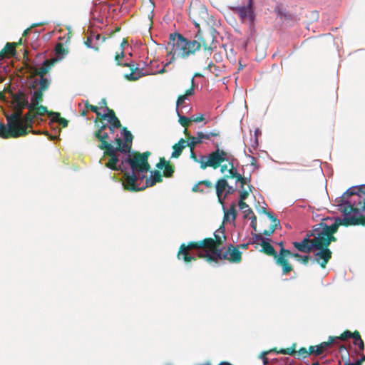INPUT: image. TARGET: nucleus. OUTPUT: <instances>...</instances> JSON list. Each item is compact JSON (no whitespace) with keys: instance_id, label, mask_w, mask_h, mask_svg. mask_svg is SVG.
I'll use <instances>...</instances> for the list:
<instances>
[{"instance_id":"37998d69","label":"nucleus","mask_w":365,"mask_h":365,"mask_svg":"<svg viewBox=\"0 0 365 365\" xmlns=\"http://www.w3.org/2000/svg\"><path fill=\"white\" fill-rule=\"evenodd\" d=\"M309 354H315L319 356L322 354V349L317 346H310L309 348Z\"/></svg>"},{"instance_id":"13d9d810","label":"nucleus","mask_w":365,"mask_h":365,"mask_svg":"<svg viewBox=\"0 0 365 365\" xmlns=\"http://www.w3.org/2000/svg\"><path fill=\"white\" fill-rule=\"evenodd\" d=\"M276 228H277V227H273V225H271L269 230H265L263 231V235L264 236L269 237L274 233Z\"/></svg>"},{"instance_id":"052dcab7","label":"nucleus","mask_w":365,"mask_h":365,"mask_svg":"<svg viewBox=\"0 0 365 365\" xmlns=\"http://www.w3.org/2000/svg\"><path fill=\"white\" fill-rule=\"evenodd\" d=\"M272 350H270L269 351H262L259 356V358L262 360V362L264 365H266L269 362V359L267 357H266V355L271 352Z\"/></svg>"},{"instance_id":"9d476101","label":"nucleus","mask_w":365,"mask_h":365,"mask_svg":"<svg viewBox=\"0 0 365 365\" xmlns=\"http://www.w3.org/2000/svg\"><path fill=\"white\" fill-rule=\"evenodd\" d=\"M110 4L93 1L90 11V19L96 23L103 24L104 17L110 11Z\"/></svg>"},{"instance_id":"774afa93","label":"nucleus","mask_w":365,"mask_h":365,"mask_svg":"<svg viewBox=\"0 0 365 365\" xmlns=\"http://www.w3.org/2000/svg\"><path fill=\"white\" fill-rule=\"evenodd\" d=\"M238 207L242 211L245 210L250 207L249 205L245 202H238Z\"/></svg>"},{"instance_id":"f3484780","label":"nucleus","mask_w":365,"mask_h":365,"mask_svg":"<svg viewBox=\"0 0 365 365\" xmlns=\"http://www.w3.org/2000/svg\"><path fill=\"white\" fill-rule=\"evenodd\" d=\"M47 118H49L51 121L57 123L58 125H60L64 128L68 125V121L66 119L61 118L59 113H53V112L48 111V113L42 115V119L41 121L34 123L32 125H29V128H32V126L34 125L41 124L42 123H43L44 121L46 120Z\"/></svg>"},{"instance_id":"a878e982","label":"nucleus","mask_w":365,"mask_h":365,"mask_svg":"<svg viewBox=\"0 0 365 365\" xmlns=\"http://www.w3.org/2000/svg\"><path fill=\"white\" fill-rule=\"evenodd\" d=\"M353 344L358 348V354H361L365 349L364 341L362 340L359 333L357 331H354V336Z\"/></svg>"},{"instance_id":"09e8293b","label":"nucleus","mask_w":365,"mask_h":365,"mask_svg":"<svg viewBox=\"0 0 365 365\" xmlns=\"http://www.w3.org/2000/svg\"><path fill=\"white\" fill-rule=\"evenodd\" d=\"M311 259V257L308 255H301V257H299V259H297V261L299 262L300 263L304 264V265H307L308 262H309V260Z\"/></svg>"},{"instance_id":"c85d7f7f","label":"nucleus","mask_w":365,"mask_h":365,"mask_svg":"<svg viewBox=\"0 0 365 365\" xmlns=\"http://www.w3.org/2000/svg\"><path fill=\"white\" fill-rule=\"evenodd\" d=\"M232 175L235 176L236 178V184L240 182L241 185L244 187L245 185L248 184L251 181V175L249 177L242 176V174L239 173L237 171L232 170Z\"/></svg>"},{"instance_id":"603ef678","label":"nucleus","mask_w":365,"mask_h":365,"mask_svg":"<svg viewBox=\"0 0 365 365\" xmlns=\"http://www.w3.org/2000/svg\"><path fill=\"white\" fill-rule=\"evenodd\" d=\"M163 173L166 177H171L174 173V170L170 165H167L164 168Z\"/></svg>"},{"instance_id":"a19ab883","label":"nucleus","mask_w":365,"mask_h":365,"mask_svg":"<svg viewBox=\"0 0 365 365\" xmlns=\"http://www.w3.org/2000/svg\"><path fill=\"white\" fill-rule=\"evenodd\" d=\"M295 344H294L292 346L287 348V349H282L279 353L282 354H287V355H294L295 356Z\"/></svg>"},{"instance_id":"680f3d73","label":"nucleus","mask_w":365,"mask_h":365,"mask_svg":"<svg viewBox=\"0 0 365 365\" xmlns=\"http://www.w3.org/2000/svg\"><path fill=\"white\" fill-rule=\"evenodd\" d=\"M242 212H243V217L245 219H247V218L250 219V217L251 215H255L254 214L252 210L250 207H248V209H246L245 210H243Z\"/></svg>"},{"instance_id":"b1692460","label":"nucleus","mask_w":365,"mask_h":365,"mask_svg":"<svg viewBox=\"0 0 365 365\" xmlns=\"http://www.w3.org/2000/svg\"><path fill=\"white\" fill-rule=\"evenodd\" d=\"M186 145V140L183 138L180 139L178 143H175L173 146V152L172 153L171 157L173 158H178L182 153V150Z\"/></svg>"},{"instance_id":"f704fd0d","label":"nucleus","mask_w":365,"mask_h":365,"mask_svg":"<svg viewBox=\"0 0 365 365\" xmlns=\"http://www.w3.org/2000/svg\"><path fill=\"white\" fill-rule=\"evenodd\" d=\"M121 134L123 136L124 140L123 142H126L128 143L132 144L133 140V135L132 133L128 130L125 128H123L121 130Z\"/></svg>"},{"instance_id":"9b49d317","label":"nucleus","mask_w":365,"mask_h":365,"mask_svg":"<svg viewBox=\"0 0 365 365\" xmlns=\"http://www.w3.org/2000/svg\"><path fill=\"white\" fill-rule=\"evenodd\" d=\"M215 187L218 202L221 205H223L227 195H232L236 191L235 187L228 184L226 178L219 179Z\"/></svg>"},{"instance_id":"4d7b16f0","label":"nucleus","mask_w":365,"mask_h":365,"mask_svg":"<svg viewBox=\"0 0 365 365\" xmlns=\"http://www.w3.org/2000/svg\"><path fill=\"white\" fill-rule=\"evenodd\" d=\"M196 134L202 143L203 142L204 140L210 139L208 133H203V132L198 131V132H197Z\"/></svg>"},{"instance_id":"e433bc0d","label":"nucleus","mask_w":365,"mask_h":365,"mask_svg":"<svg viewBox=\"0 0 365 365\" xmlns=\"http://www.w3.org/2000/svg\"><path fill=\"white\" fill-rule=\"evenodd\" d=\"M176 113L179 117V120H178V122L180 123V124L183 126V127H185L187 125V123L190 121V117H186L185 115H183L181 112L179 110V109H176Z\"/></svg>"},{"instance_id":"6e6d98bb","label":"nucleus","mask_w":365,"mask_h":365,"mask_svg":"<svg viewBox=\"0 0 365 365\" xmlns=\"http://www.w3.org/2000/svg\"><path fill=\"white\" fill-rule=\"evenodd\" d=\"M251 220L250 227L254 232L257 231V217L255 215H251L250 219Z\"/></svg>"},{"instance_id":"20e7f679","label":"nucleus","mask_w":365,"mask_h":365,"mask_svg":"<svg viewBox=\"0 0 365 365\" xmlns=\"http://www.w3.org/2000/svg\"><path fill=\"white\" fill-rule=\"evenodd\" d=\"M149 151L143 153H135L133 161H130V170L128 173V178L125 180V190L139 189L136 185L137 181H143L145 178V174L150 169V165L148 158L150 156Z\"/></svg>"},{"instance_id":"c756f323","label":"nucleus","mask_w":365,"mask_h":365,"mask_svg":"<svg viewBox=\"0 0 365 365\" xmlns=\"http://www.w3.org/2000/svg\"><path fill=\"white\" fill-rule=\"evenodd\" d=\"M228 160L227 162L229 163V165H230V168L228 170V173L232 175V170L237 171V167L239 165V162L237 159H236L232 154H229Z\"/></svg>"},{"instance_id":"6e6552de","label":"nucleus","mask_w":365,"mask_h":365,"mask_svg":"<svg viewBox=\"0 0 365 365\" xmlns=\"http://www.w3.org/2000/svg\"><path fill=\"white\" fill-rule=\"evenodd\" d=\"M212 143L215 145V150L206 155V163L202 162L200 168L202 170L206 169L207 167H212L216 169L220 167L222 162L228 160L227 158L230 153L220 149L217 143H215L212 141Z\"/></svg>"},{"instance_id":"5fc2aeb1","label":"nucleus","mask_w":365,"mask_h":365,"mask_svg":"<svg viewBox=\"0 0 365 365\" xmlns=\"http://www.w3.org/2000/svg\"><path fill=\"white\" fill-rule=\"evenodd\" d=\"M210 33L212 36V42H217V36L219 35V32L213 27L210 29Z\"/></svg>"},{"instance_id":"79ce46f5","label":"nucleus","mask_w":365,"mask_h":365,"mask_svg":"<svg viewBox=\"0 0 365 365\" xmlns=\"http://www.w3.org/2000/svg\"><path fill=\"white\" fill-rule=\"evenodd\" d=\"M354 336V332H351L349 330L345 331L340 336H335L336 340H344L346 338H353Z\"/></svg>"},{"instance_id":"49530a36","label":"nucleus","mask_w":365,"mask_h":365,"mask_svg":"<svg viewBox=\"0 0 365 365\" xmlns=\"http://www.w3.org/2000/svg\"><path fill=\"white\" fill-rule=\"evenodd\" d=\"M334 340H336L335 336H329L328 341L322 342L318 346H320V348L322 349L323 351L324 349L328 347L331 343H333Z\"/></svg>"},{"instance_id":"423d86ee","label":"nucleus","mask_w":365,"mask_h":365,"mask_svg":"<svg viewBox=\"0 0 365 365\" xmlns=\"http://www.w3.org/2000/svg\"><path fill=\"white\" fill-rule=\"evenodd\" d=\"M217 232H221L222 234L223 237L225 239V235L224 234L225 232V227L224 226H221L217 230H216L214 232V236L215 237V240L212 238H206L203 240L199 241V242H190L188 243L187 245H185L184 243H182L180 247V250L178 251V257L179 259H181L180 256H182V259L185 262H190L192 259H195V257L192 255H190L187 253V249H193V248H202L205 249V247H212L217 242L219 243H221V237L220 235H217Z\"/></svg>"},{"instance_id":"1a4fd4ad","label":"nucleus","mask_w":365,"mask_h":365,"mask_svg":"<svg viewBox=\"0 0 365 365\" xmlns=\"http://www.w3.org/2000/svg\"><path fill=\"white\" fill-rule=\"evenodd\" d=\"M217 243H218L219 245H221L222 243V242L221 241V243H219L218 242H217L212 247H205L204 250L199 251V252H198L199 257L205 258L206 261L210 263H211V262L217 263V262L220 259H228V252H223L222 248L214 250Z\"/></svg>"},{"instance_id":"3c124183","label":"nucleus","mask_w":365,"mask_h":365,"mask_svg":"<svg viewBox=\"0 0 365 365\" xmlns=\"http://www.w3.org/2000/svg\"><path fill=\"white\" fill-rule=\"evenodd\" d=\"M50 68L49 66H42L38 70L39 76H45L44 75L48 71Z\"/></svg>"},{"instance_id":"4c0bfd02","label":"nucleus","mask_w":365,"mask_h":365,"mask_svg":"<svg viewBox=\"0 0 365 365\" xmlns=\"http://www.w3.org/2000/svg\"><path fill=\"white\" fill-rule=\"evenodd\" d=\"M236 202H232L230 204V209H228V212H230L231 217H232V222H235L237 215V211L236 210Z\"/></svg>"},{"instance_id":"473e14b6","label":"nucleus","mask_w":365,"mask_h":365,"mask_svg":"<svg viewBox=\"0 0 365 365\" xmlns=\"http://www.w3.org/2000/svg\"><path fill=\"white\" fill-rule=\"evenodd\" d=\"M197 12L200 16V18L206 21L209 16L206 6L204 5H200L197 9Z\"/></svg>"},{"instance_id":"f257e3e1","label":"nucleus","mask_w":365,"mask_h":365,"mask_svg":"<svg viewBox=\"0 0 365 365\" xmlns=\"http://www.w3.org/2000/svg\"><path fill=\"white\" fill-rule=\"evenodd\" d=\"M51 81V78L41 76L29 86L10 92L12 105L19 109L18 113L7 115L9 130L13 131L14 135H26L29 125L41 121L42 115L48 113L47 108L40 103Z\"/></svg>"},{"instance_id":"bb28decb","label":"nucleus","mask_w":365,"mask_h":365,"mask_svg":"<svg viewBox=\"0 0 365 365\" xmlns=\"http://www.w3.org/2000/svg\"><path fill=\"white\" fill-rule=\"evenodd\" d=\"M341 359L344 361V365H362L365 361V354H362L359 359L351 361L349 356L341 355Z\"/></svg>"},{"instance_id":"338daca9","label":"nucleus","mask_w":365,"mask_h":365,"mask_svg":"<svg viewBox=\"0 0 365 365\" xmlns=\"http://www.w3.org/2000/svg\"><path fill=\"white\" fill-rule=\"evenodd\" d=\"M86 108L87 109H90L91 110H92L93 112H94L96 115L97 113H101L99 111H98V108L95 106H93V105H90L88 103H86Z\"/></svg>"},{"instance_id":"0eeeda50","label":"nucleus","mask_w":365,"mask_h":365,"mask_svg":"<svg viewBox=\"0 0 365 365\" xmlns=\"http://www.w3.org/2000/svg\"><path fill=\"white\" fill-rule=\"evenodd\" d=\"M187 38H185L181 34L174 32L169 34V41L168 45L172 46L171 51L168 53V56H170V59L163 66V67L156 71V73H163L165 72V68L172 63L175 58L177 52L183 53L187 44Z\"/></svg>"},{"instance_id":"69168bd1","label":"nucleus","mask_w":365,"mask_h":365,"mask_svg":"<svg viewBox=\"0 0 365 365\" xmlns=\"http://www.w3.org/2000/svg\"><path fill=\"white\" fill-rule=\"evenodd\" d=\"M283 19H284L286 20L292 21V20H294L296 19V15L294 14L293 13H291V12H289V11H286L285 14H284Z\"/></svg>"},{"instance_id":"4468645a","label":"nucleus","mask_w":365,"mask_h":365,"mask_svg":"<svg viewBox=\"0 0 365 365\" xmlns=\"http://www.w3.org/2000/svg\"><path fill=\"white\" fill-rule=\"evenodd\" d=\"M242 19H248L250 22H254L255 14L253 0H247V5L236 6L234 9Z\"/></svg>"},{"instance_id":"ea45409f","label":"nucleus","mask_w":365,"mask_h":365,"mask_svg":"<svg viewBox=\"0 0 365 365\" xmlns=\"http://www.w3.org/2000/svg\"><path fill=\"white\" fill-rule=\"evenodd\" d=\"M239 201L238 202H244L249 195L248 191H247L242 185H240V189L239 190Z\"/></svg>"},{"instance_id":"7c9ffc66","label":"nucleus","mask_w":365,"mask_h":365,"mask_svg":"<svg viewBox=\"0 0 365 365\" xmlns=\"http://www.w3.org/2000/svg\"><path fill=\"white\" fill-rule=\"evenodd\" d=\"M265 238L267 237H263L261 234L252 232V237L249 239V241L251 245L255 243L259 244V242H262Z\"/></svg>"},{"instance_id":"5701e85b","label":"nucleus","mask_w":365,"mask_h":365,"mask_svg":"<svg viewBox=\"0 0 365 365\" xmlns=\"http://www.w3.org/2000/svg\"><path fill=\"white\" fill-rule=\"evenodd\" d=\"M228 255H230V260L232 262H239L242 258V252L235 247L230 245L228 247Z\"/></svg>"},{"instance_id":"58836bf2","label":"nucleus","mask_w":365,"mask_h":365,"mask_svg":"<svg viewBox=\"0 0 365 365\" xmlns=\"http://www.w3.org/2000/svg\"><path fill=\"white\" fill-rule=\"evenodd\" d=\"M309 355V351L308 352L306 348L302 347L298 351L295 352L294 357L297 359H305Z\"/></svg>"},{"instance_id":"8fccbe9b","label":"nucleus","mask_w":365,"mask_h":365,"mask_svg":"<svg viewBox=\"0 0 365 365\" xmlns=\"http://www.w3.org/2000/svg\"><path fill=\"white\" fill-rule=\"evenodd\" d=\"M92 41H93V36H89L88 38H87V40L85 41V45L89 48H92V49H94L96 51H98V48L97 46H93L92 45Z\"/></svg>"},{"instance_id":"4be33fe9","label":"nucleus","mask_w":365,"mask_h":365,"mask_svg":"<svg viewBox=\"0 0 365 365\" xmlns=\"http://www.w3.org/2000/svg\"><path fill=\"white\" fill-rule=\"evenodd\" d=\"M19 88H9L6 91L9 95L8 97L6 96V95L4 92H0V103L2 102L3 103L8 105L10 107L11 110H12L11 113H18L19 109H16L13 106L12 102H11V98L10 96V92L13 91L14 90H18Z\"/></svg>"},{"instance_id":"ddd939ff","label":"nucleus","mask_w":365,"mask_h":365,"mask_svg":"<svg viewBox=\"0 0 365 365\" xmlns=\"http://www.w3.org/2000/svg\"><path fill=\"white\" fill-rule=\"evenodd\" d=\"M314 259L312 263L317 262L322 268H325L328 262L331 258L332 252L329 247L320 246V248L313 249Z\"/></svg>"},{"instance_id":"a211bd4d","label":"nucleus","mask_w":365,"mask_h":365,"mask_svg":"<svg viewBox=\"0 0 365 365\" xmlns=\"http://www.w3.org/2000/svg\"><path fill=\"white\" fill-rule=\"evenodd\" d=\"M162 181V175L160 171L154 170L150 172V176L149 178H146L145 183L141 185L142 181H137L136 185L139 189L130 190L131 191H138L144 190L147 187H151L155 185L157 182Z\"/></svg>"},{"instance_id":"aec40b11","label":"nucleus","mask_w":365,"mask_h":365,"mask_svg":"<svg viewBox=\"0 0 365 365\" xmlns=\"http://www.w3.org/2000/svg\"><path fill=\"white\" fill-rule=\"evenodd\" d=\"M105 111L111 113V116H108L106 113H97V116L101 117L104 120H107L110 125L114 124L115 125V126H117V128H120V122L118 120V118L115 116V112L112 109H110L108 106L105 107Z\"/></svg>"},{"instance_id":"bf43d9fd","label":"nucleus","mask_w":365,"mask_h":365,"mask_svg":"<svg viewBox=\"0 0 365 365\" xmlns=\"http://www.w3.org/2000/svg\"><path fill=\"white\" fill-rule=\"evenodd\" d=\"M333 235L334 234H328L325 242V247H328L331 242H335L336 240V238L334 237Z\"/></svg>"},{"instance_id":"c9c22d12","label":"nucleus","mask_w":365,"mask_h":365,"mask_svg":"<svg viewBox=\"0 0 365 365\" xmlns=\"http://www.w3.org/2000/svg\"><path fill=\"white\" fill-rule=\"evenodd\" d=\"M200 143L202 142L197 135L196 136L190 137L189 140H186V145L190 146V150H192L195 145Z\"/></svg>"},{"instance_id":"7ed1b4c3","label":"nucleus","mask_w":365,"mask_h":365,"mask_svg":"<svg viewBox=\"0 0 365 365\" xmlns=\"http://www.w3.org/2000/svg\"><path fill=\"white\" fill-rule=\"evenodd\" d=\"M115 140L116 147L110 143L103 142L99 148L106 150L105 154L109 157L106 166L114 170H120L123 173L122 185L125 188V180L128 178V173L130 170L129 163L133 161L135 152L131 149V144L123 142L120 138H116Z\"/></svg>"},{"instance_id":"39448f33","label":"nucleus","mask_w":365,"mask_h":365,"mask_svg":"<svg viewBox=\"0 0 365 365\" xmlns=\"http://www.w3.org/2000/svg\"><path fill=\"white\" fill-rule=\"evenodd\" d=\"M349 219L346 215H344V217L336 216L334 217H327L323 218L322 222L315 225L317 232L315 233L316 236L314 242L318 245L319 248H320V246H325L328 234H335L339 225H346L345 222H347ZM316 249H318V247Z\"/></svg>"},{"instance_id":"6ab92c4d","label":"nucleus","mask_w":365,"mask_h":365,"mask_svg":"<svg viewBox=\"0 0 365 365\" xmlns=\"http://www.w3.org/2000/svg\"><path fill=\"white\" fill-rule=\"evenodd\" d=\"M187 46L185 47V51L183 53H178V56H180L182 58H187L190 55L194 54L195 51L200 50L201 47V43L197 40H188Z\"/></svg>"},{"instance_id":"a18cd8bd","label":"nucleus","mask_w":365,"mask_h":365,"mask_svg":"<svg viewBox=\"0 0 365 365\" xmlns=\"http://www.w3.org/2000/svg\"><path fill=\"white\" fill-rule=\"evenodd\" d=\"M266 215L272 220L273 227L280 226L279 220L272 212H267Z\"/></svg>"},{"instance_id":"f03ea898","label":"nucleus","mask_w":365,"mask_h":365,"mask_svg":"<svg viewBox=\"0 0 365 365\" xmlns=\"http://www.w3.org/2000/svg\"><path fill=\"white\" fill-rule=\"evenodd\" d=\"M339 210L350 219L347 225H358L365 215V184L352 186L339 197L336 198Z\"/></svg>"},{"instance_id":"dca6fc26","label":"nucleus","mask_w":365,"mask_h":365,"mask_svg":"<svg viewBox=\"0 0 365 365\" xmlns=\"http://www.w3.org/2000/svg\"><path fill=\"white\" fill-rule=\"evenodd\" d=\"M291 254L292 252L285 248L280 249L279 252L277 253L276 264L282 267L283 274H287L292 269V266L288 263L286 259L287 257H289Z\"/></svg>"},{"instance_id":"c03bdc74","label":"nucleus","mask_w":365,"mask_h":365,"mask_svg":"<svg viewBox=\"0 0 365 365\" xmlns=\"http://www.w3.org/2000/svg\"><path fill=\"white\" fill-rule=\"evenodd\" d=\"M190 118V121H193L195 123H200L204 120V115L202 113H195L192 115Z\"/></svg>"},{"instance_id":"864d4df0","label":"nucleus","mask_w":365,"mask_h":365,"mask_svg":"<svg viewBox=\"0 0 365 365\" xmlns=\"http://www.w3.org/2000/svg\"><path fill=\"white\" fill-rule=\"evenodd\" d=\"M187 99L185 95L180 96L176 102V109H179V106H182Z\"/></svg>"},{"instance_id":"de8ad7c7","label":"nucleus","mask_w":365,"mask_h":365,"mask_svg":"<svg viewBox=\"0 0 365 365\" xmlns=\"http://www.w3.org/2000/svg\"><path fill=\"white\" fill-rule=\"evenodd\" d=\"M222 210L224 212L223 222H229L230 216H231V215H230V212H228V209L226 207L225 202H223V205H222Z\"/></svg>"},{"instance_id":"393cba45","label":"nucleus","mask_w":365,"mask_h":365,"mask_svg":"<svg viewBox=\"0 0 365 365\" xmlns=\"http://www.w3.org/2000/svg\"><path fill=\"white\" fill-rule=\"evenodd\" d=\"M10 113L6 114V118H7V115ZM8 122V120L6 119ZM0 135L4 138H7L9 137L18 138L21 135H14V133L11 130H9L8 123L4 124V123H0Z\"/></svg>"},{"instance_id":"2eb2a0df","label":"nucleus","mask_w":365,"mask_h":365,"mask_svg":"<svg viewBox=\"0 0 365 365\" xmlns=\"http://www.w3.org/2000/svg\"><path fill=\"white\" fill-rule=\"evenodd\" d=\"M292 245L297 251L306 254H309L313 249L319 247L318 245L314 243V240L309 239V236L307 235L300 242L294 241Z\"/></svg>"},{"instance_id":"0e129e2a","label":"nucleus","mask_w":365,"mask_h":365,"mask_svg":"<svg viewBox=\"0 0 365 365\" xmlns=\"http://www.w3.org/2000/svg\"><path fill=\"white\" fill-rule=\"evenodd\" d=\"M317 227H315V225H314L312 227V230L309 231V232H307L306 235L309 236V239H311V237H313L312 240H315V236H316L315 233H317Z\"/></svg>"},{"instance_id":"cd10ccee","label":"nucleus","mask_w":365,"mask_h":365,"mask_svg":"<svg viewBox=\"0 0 365 365\" xmlns=\"http://www.w3.org/2000/svg\"><path fill=\"white\" fill-rule=\"evenodd\" d=\"M107 128V125L103 124L98 130V131L94 134L95 137L97 138L100 141H101V144L103 142H106L105 140L108 138V134L105 131Z\"/></svg>"},{"instance_id":"72a5a7b5","label":"nucleus","mask_w":365,"mask_h":365,"mask_svg":"<svg viewBox=\"0 0 365 365\" xmlns=\"http://www.w3.org/2000/svg\"><path fill=\"white\" fill-rule=\"evenodd\" d=\"M190 158L193 160V161L198 163L202 165V163H206V155H200L199 157L197 156L193 149L190 150Z\"/></svg>"},{"instance_id":"412c9836","label":"nucleus","mask_w":365,"mask_h":365,"mask_svg":"<svg viewBox=\"0 0 365 365\" xmlns=\"http://www.w3.org/2000/svg\"><path fill=\"white\" fill-rule=\"evenodd\" d=\"M272 240L269 237L264 239V240L259 242V245L262 247L261 252H264L267 255L272 256L276 261L277 257V252L275 251L274 247L270 245Z\"/></svg>"},{"instance_id":"2f4dec72","label":"nucleus","mask_w":365,"mask_h":365,"mask_svg":"<svg viewBox=\"0 0 365 365\" xmlns=\"http://www.w3.org/2000/svg\"><path fill=\"white\" fill-rule=\"evenodd\" d=\"M16 43H6L4 48V52H7L9 56H14L16 55Z\"/></svg>"},{"instance_id":"e2e57ef3","label":"nucleus","mask_w":365,"mask_h":365,"mask_svg":"<svg viewBox=\"0 0 365 365\" xmlns=\"http://www.w3.org/2000/svg\"><path fill=\"white\" fill-rule=\"evenodd\" d=\"M275 11H276L277 16H279L280 18H283L284 17V14H285V12L287 11H286V9L282 8V6H277L275 8Z\"/></svg>"},{"instance_id":"f8f14e48","label":"nucleus","mask_w":365,"mask_h":365,"mask_svg":"<svg viewBox=\"0 0 365 365\" xmlns=\"http://www.w3.org/2000/svg\"><path fill=\"white\" fill-rule=\"evenodd\" d=\"M120 57H122V58L124 57L123 51L121 52ZM119 58H120V56L116 55L115 61H116L118 65L123 66L125 67H129L130 69L131 70L130 73L125 75V78L127 79H128L130 81H136V80L139 79L140 77L145 76L148 74L147 72H145V73L143 72V67H142L140 68L139 65L135 66V65L133 61H130L128 63H126V62L123 63V62H120Z\"/></svg>"}]
</instances>
